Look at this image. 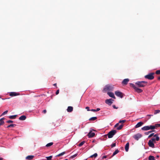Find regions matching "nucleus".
Segmentation results:
<instances>
[{"label":"nucleus","mask_w":160,"mask_h":160,"mask_svg":"<svg viewBox=\"0 0 160 160\" xmlns=\"http://www.w3.org/2000/svg\"><path fill=\"white\" fill-rule=\"evenodd\" d=\"M34 157V156L33 155H29L27 156L26 158V159L28 160H32Z\"/></svg>","instance_id":"18"},{"label":"nucleus","mask_w":160,"mask_h":160,"mask_svg":"<svg viewBox=\"0 0 160 160\" xmlns=\"http://www.w3.org/2000/svg\"><path fill=\"white\" fill-rule=\"evenodd\" d=\"M100 108H97L96 109V112L100 110Z\"/></svg>","instance_id":"46"},{"label":"nucleus","mask_w":160,"mask_h":160,"mask_svg":"<svg viewBox=\"0 0 160 160\" xmlns=\"http://www.w3.org/2000/svg\"><path fill=\"white\" fill-rule=\"evenodd\" d=\"M154 74V72L150 73L148 74L145 75L144 77L145 78L149 80H152L154 78L153 75Z\"/></svg>","instance_id":"5"},{"label":"nucleus","mask_w":160,"mask_h":160,"mask_svg":"<svg viewBox=\"0 0 160 160\" xmlns=\"http://www.w3.org/2000/svg\"><path fill=\"white\" fill-rule=\"evenodd\" d=\"M65 152H63L58 154V155H57L56 156L60 157V156H62L64 154H65Z\"/></svg>","instance_id":"28"},{"label":"nucleus","mask_w":160,"mask_h":160,"mask_svg":"<svg viewBox=\"0 0 160 160\" xmlns=\"http://www.w3.org/2000/svg\"><path fill=\"white\" fill-rule=\"evenodd\" d=\"M85 143V141H83L82 142H81L79 144H78V146L79 147H81V146H82L84 143Z\"/></svg>","instance_id":"33"},{"label":"nucleus","mask_w":160,"mask_h":160,"mask_svg":"<svg viewBox=\"0 0 160 160\" xmlns=\"http://www.w3.org/2000/svg\"><path fill=\"white\" fill-rule=\"evenodd\" d=\"M4 118H2L0 119V126L3 125L4 123V122L3 121V120L4 119Z\"/></svg>","instance_id":"22"},{"label":"nucleus","mask_w":160,"mask_h":160,"mask_svg":"<svg viewBox=\"0 0 160 160\" xmlns=\"http://www.w3.org/2000/svg\"><path fill=\"white\" fill-rule=\"evenodd\" d=\"M154 131V130H152V131H149V132H148L149 133H150L152 132H153V131Z\"/></svg>","instance_id":"52"},{"label":"nucleus","mask_w":160,"mask_h":160,"mask_svg":"<svg viewBox=\"0 0 160 160\" xmlns=\"http://www.w3.org/2000/svg\"><path fill=\"white\" fill-rule=\"evenodd\" d=\"M0 160H3V158H0Z\"/></svg>","instance_id":"54"},{"label":"nucleus","mask_w":160,"mask_h":160,"mask_svg":"<svg viewBox=\"0 0 160 160\" xmlns=\"http://www.w3.org/2000/svg\"><path fill=\"white\" fill-rule=\"evenodd\" d=\"M130 86L132 87L134 89L135 91L138 93H141L143 91L142 89L135 86V85L133 84L130 83Z\"/></svg>","instance_id":"2"},{"label":"nucleus","mask_w":160,"mask_h":160,"mask_svg":"<svg viewBox=\"0 0 160 160\" xmlns=\"http://www.w3.org/2000/svg\"><path fill=\"white\" fill-rule=\"evenodd\" d=\"M115 94L118 97H120L121 98H122L123 97L124 94L122 92H120L118 91H117L115 92Z\"/></svg>","instance_id":"8"},{"label":"nucleus","mask_w":160,"mask_h":160,"mask_svg":"<svg viewBox=\"0 0 160 160\" xmlns=\"http://www.w3.org/2000/svg\"><path fill=\"white\" fill-rule=\"evenodd\" d=\"M158 80H160V76L158 78Z\"/></svg>","instance_id":"55"},{"label":"nucleus","mask_w":160,"mask_h":160,"mask_svg":"<svg viewBox=\"0 0 160 160\" xmlns=\"http://www.w3.org/2000/svg\"><path fill=\"white\" fill-rule=\"evenodd\" d=\"M98 156V154L97 153H95L94 154L91 156L90 157V158H92L93 157H94L95 158L96 157Z\"/></svg>","instance_id":"32"},{"label":"nucleus","mask_w":160,"mask_h":160,"mask_svg":"<svg viewBox=\"0 0 160 160\" xmlns=\"http://www.w3.org/2000/svg\"><path fill=\"white\" fill-rule=\"evenodd\" d=\"M126 121L125 120H120L119 122V123H121L122 124H123Z\"/></svg>","instance_id":"34"},{"label":"nucleus","mask_w":160,"mask_h":160,"mask_svg":"<svg viewBox=\"0 0 160 160\" xmlns=\"http://www.w3.org/2000/svg\"><path fill=\"white\" fill-rule=\"evenodd\" d=\"M26 118V117L25 115H22L19 118V119L20 120L23 121L25 120Z\"/></svg>","instance_id":"19"},{"label":"nucleus","mask_w":160,"mask_h":160,"mask_svg":"<svg viewBox=\"0 0 160 160\" xmlns=\"http://www.w3.org/2000/svg\"><path fill=\"white\" fill-rule=\"evenodd\" d=\"M112 101H113V100L111 98L107 99L105 100V102L107 104L111 105L112 103Z\"/></svg>","instance_id":"11"},{"label":"nucleus","mask_w":160,"mask_h":160,"mask_svg":"<svg viewBox=\"0 0 160 160\" xmlns=\"http://www.w3.org/2000/svg\"><path fill=\"white\" fill-rule=\"evenodd\" d=\"M95 135L94 132H93L92 130H90L88 134V136L89 138L93 137Z\"/></svg>","instance_id":"10"},{"label":"nucleus","mask_w":160,"mask_h":160,"mask_svg":"<svg viewBox=\"0 0 160 160\" xmlns=\"http://www.w3.org/2000/svg\"><path fill=\"white\" fill-rule=\"evenodd\" d=\"M149 160H155L154 157L153 156H150L149 158Z\"/></svg>","instance_id":"27"},{"label":"nucleus","mask_w":160,"mask_h":160,"mask_svg":"<svg viewBox=\"0 0 160 160\" xmlns=\"http://www.w3.org/2000/svg\"><path fill=\"white\" fill-rule=\"evenodd\" d=\"M119 152V151L118 149L116 150L113 153L112 157L113 156H114L116 154H117Z\"/></svg>","instance_id":"24"},{"label":"nucleus","mask_w":160,"mask_h":160,"mask_svg":"<svg viewBox=\"0 0 160 160\" xmlns=\"http://www.w3.org/2000/svg\"><path fill=\"white\" fill-rule=\"evenodd\" d=\"M78 155V154L77 153H76L75 154H74V155L71 156L70 157V158H73L74 157H76Z\"/></svg>","instance_id":"37"},{"label":"nucleus","mask_w":160,"mask_h":160,"mask_svg":"<svg viewBox=\"0 0 160 160\" xmlns=\"http://www.w3.org/2000/svg\"><path fill=\"white\" fill-rule=\"evenodd\" d=\"M147 116H149V117H151V116H153V115H150V114H148V115H147Z\"/></svg>","instance_id":"50"},{"label":"nucleus","mask_w":160,"mask_h":160,"mask_svg":"<svg viewBox=\"0 0 160 160\" xmlns=\"http://www.w3.org/2000/svg\"><path fill=\"white\" fill-rule=\"evenodd\" d=\"M85 108L88 111H89L90 110L89 109V108L88 107H86Z\"/></svg>","instance_id":"43"},{"label":"nucleus","mask_w":160,"mask_h":160,"mask_svg":"<svg viewBox=\"0 0 160 160\" xmlns=\"http://www.w3.org/2000/svg\"><path fill=\"white\" fill-rule=\"evenodd\" d=\"M129 147V143L127 142L125 146V150L126 152H128V151Z\"/></svg>","instance_id":"20"},{"label":"nucleus","mask_w":160,"mask_h":160,"mask_svg":"<svg viewBox=\"0 0 160 160\" xmlns=\"http://www.w3.org/2000/svg\"><path fill=\"white\" fill-rule=\"evenodd\" d=\"M16 126V124H11L9 125H8V127H7V128H10V127H14V126Z\"/></svg>","instance_id":"31"},{"label":"nucleus","mask_w":160,"mask_h":160,"mask_svg":"<svg viewBox=\"0 0 160 160\" xmlns=\"http://www.w3.org/2000/svg\"><path fill=\"white\" fill-rule=\"evenodd\" d=\"M157 157H159V156H157Z\"/></svg>","instance_id":"56"},{"label":"nucleus","mask_w":160,"mask_h":160,"mask_svg":"<svg viewBox=\"0 0 160 160\" xmlns=\"http://www.w3.org/2000/svg\"><path fill=\"white\" fill-rule=\"evenodd\" d=\"M108 94L111 97L114 99H115L116 98L114 96V93L112 92H108Z\"/></svg>","instance_id":"16"},{"label":"nucleus","mask_w":160,"mask_h":160,"mask_svg":"<svg viewBox=\"0 0 160 160\" xmlns=\"http://www.w3.org/2000/svg\"><path fill=\"white\" fill-rule=\"evenodd\" d=\"M154 137L155 138H152L151 140L154 143L156 142V141H158L159 140V138L158 136V134H155Z\"/></svg>","instance_id":"9"},{"label":"nucleus","mask_w":160,"mask_h":160,"mask_svg":"<svg viewBox=\"0 0 160 160\" xmlns=\"http://www.w3.org/2000/svg\"><path fill=\"white\" fill-rule=\"evenodd\" d=\"M116 143H113L111 145V146L112 148H113V147H115L116 146Z\"/></svg>","instance_id":"39"},{"label":"nucleus","mask_w":160,"mask_h":160,"mask_svg":"<svg viewBox=\"0 0 160 160\" xmlns=\"http://www.w3.org/2000/svg\"><path fill=\"white\" fill-rule=\"evenodd\" d=\"M90 111L93 112H96V109H92L90 110Z\"/></svg>","instance_id":"48"},{"label":"nucleus","mask_w":160,"mask_h":160,"mask_svg":"<svg viewBox=\"0 0 160 160\" xmlns=\"http://www.w3.org/2000/svg\"><path fill=\"white\" fill-rule=\"evenodd\" d=\"M17 115L10 116H9V118L10 119H14L16 118Z\"/></svg>","instance_id":"26"},{"label":"nucleus","mask_w":160,"mask_h":160,"mask_svg":"<svg viewBox=\"0 0 160 160\" xmlns=\"http://www.w3.org/2000/svg\"><path fill=\"white\" fill-rule=\"evenodd\" d=\"M116 133V130H113L110 131L106 136H108V138H112Z\"/></svg>","instance_id":"3"},{"label":"nucleus","mask_w":160,"mask_h":160,"mask_svg":"<svg viewBox=\"0 0 160 160\" xmlns=\"http://www.w3.org/2000/svg\"><path fill=\"white\" fill-rule=\"evenodd\" d=\"M148 82L144 81H138L135 83L136 85L139 87L142 88L145 87L147 85Z\"/></svg>","instance_id":"1"},{"label":"nucleus","mask_w":160,"mask_h":160,"mask_svg":"<svg viewBox=\"0 0 160 160\" xmlns=\"http://www.w3.org/2000/svg\"><path fill=\"white\" fill-rule=\"evenodd\" d=\"M153 128L152 125L146 126L142 128L141 129L143 131H148L150 129H153Z\"/></svg>","instance_id":"6"},{"label":"nucleus","mask_w":160,"mask_h":160,"mask_svg":"<svg viewBox=\"0 0 160 160\" xmlns=\"http://www.w3.org/2000/svg\"><path fill=\"white\" fill-rule=\"evenodd\" d=\"M160 112V110H156L154 111V114H156Z\"/></svg>","instance_id":"29"},{"label":"nucleus","mask_w":160,"mask_h":160,"mask_svg":"<svg viewBox=\"0 0 160 160\" xmlns=\"http://www.w3.org/2000/svg\"><path fill=\"white\" fill-rule=\"evenodd\" d=\"M154 142L152 141L151 140H150L148 142V144L149 147L154 148Z\"/></svg>","instance_id":"12"},{"label":"nucleus","mask_w":160,"mask_h":160,"mask_svg":"<svg viewBox=\"0 0 160 160\" xmlns=\"http://www.w3.org/2000/svg\"><path fill=\"white\" fill-rule=\"evenodd\" d=\"M113 87L112 85H107L103 88V91H112L113 89Z\"/></svg>","instance_id":"4"},{"label":"nucleus","mask_w":160,"mask_h":160,"mask_svg":"<svg viewBox=\"0 0 160 160\" xmlns=\"http://www.w3.org/2000/svg\"><path fill=\"white\" fill-rule=\"evenodd\" d=\"M129 80V79L128 78L125 79L122 82V85H126L127 84Z\"/></svg>","instance_id":"13"},{"label":"nucleus","mask_w":160,"mask_h":160,"mask_svg":"<svg viewBox=\"0 0 160 160\" xmlns=\"http://www.w3.org/2000/svg\"><path fill=\"white\" fill-rule=\"evenodd\" d=\"M152 127H154L153 128V129H155L157 128L160 127V124H156L154 125H152Z\"/></svg>","instance_id":"21"},{"label":"nucleus","mask_w":160,"mask_h":160,"mask_svg":"<svg viewBox=\"0 0 160 160\" xmlns=\"http://www.w3.org/2000/svg\"><path fill=\"white\" fill-rule=\"evenodd\" d=\"M8 110H6V111H5L2 114V115H4L5 114H6L8 112Z\"/></svg>","instance_id":"38"},{"label":"nucleus","mask_w":160,"mask_h":160,"mask_svg":"<svg viewBox=\"0 0 160 160\" xmlns=\"http://www.w3.org/2000/svg\"><path fill=\"white\" fill-rule=\"evenodd\" d=\"M148 118V119H149V118Z\"/></svg>","instance_id":"57"},{"label":"nucleus","mask_w":160,"mask_h":160,"mask_svg":"<svg viewBox=\"0 0 160 160\" xmlns=\"http://www.w3.org/2000/svg\"><path fill=\"white\" fill-rule=\"evenodd\" d=\"M19 93H17L15 92H11L10 93L9 95L11 96H15L17 95H19Z\"/></svg>","instance_id":"14"},{"label":"nucleus","mask_w":160,"mask_h":160,"mask_svg":"<svg viewBox=\"0 0 160 160\" xmlns=\"http://www.w3.org/2000/svg\"><path fill=\"white\" fill-rule=\"evenodd\" d=\"M113 107L114 108H115V109H117L118 108H116V106L115 105H113Z\"/></svg>","instance_id":"49"},{"label":"nucleus","mask_w":160,"mask_h":160,"mask_svg":"<svg viewBox=\"0 0 160 160\" xmlns=\"http://www.w3.org/2000/svg\"><path fill=\"white\" fill-rule=\"evenodd\" d=\"M53 144V143L52 142H50V143H49L48 144H47L46 146V147H50L51 146H52V145Z\"/></svg>","instance_id":"30"},{"label":"nucleus","mask_w":160,"mask_h":160,"mask_svg":"<svg viewBox=\"0 0 160 160\" xmlns=\"http://www.w3.org/2000/svg\"><path fill=\"white\" fill-rule=\"evenodd\" d=\"M123 125H124L123 124H121L119 127L117 128V129L118 130H120L122 128Z\"/></svg>","instance_id":"23"},{"label":"nucleus","mask_w":160,"mask_h":160,"mask_svg":"<svg viewBox=\"0 0 160 160\" xmlns=\"http://www.w3.org/2000/svg\"><path fill=\"white\" fill-rule=\"evenodd\" d=\"M52 157V156H51L49 157H47L46 158L47 160H51Z\"/></svg>","instance_id":"35"},{"label":"nucleus","mask_w":160,"mask_h":160,"mask_svg":"<svg viewBox=\"0 0 160 160\" xmlns=\"http://www.w3.org/2000/svg\"><path fill=\"white\" fill-rule=\"evenodd\" d=\"M143 123L142 122H138L135 126V128H137L141 126L143 124Z\"/></svg>","instance_id":"15"},{"label":"nucleus","mask_w":160,"mask_h":160,"mask_svg":"<svg viewBox=\"0 0 160 160\" xmlns=\"http://www.w3.org/2000/svg\"><path fill=\"white\" fill-rule=\"evenodd\" d=\"M54 86L56 87L57 86V83H54L53 84Z\"/></svg>","instance_id":"53"},{"label":"nucleus","mask_w":160,"mask_h":160,"mask_svg":"<svg viewBox=\"0 0 160 160\" xmlns=\"http://www.w3.org/2000/svg\"><path fill=\"white\" fill-rule=\"evenodd\" d=\"M59 90H58H58L56 92V95H58V94L59 93Z\"/></svg>","instance_id":"44"},{"label":"nucleus","mask_w":160,"mask_h":160,"mask_svg":"<svg viewBox=\"0 0 160 160\" xmlns=\"http://www.w3.org/2000/svg\"><path fill=\"white\" fill-rule=\"evenodd\" d=\"M154 133H151V134H150L148 137V138H150L151 137H152L153 136H154Z\"/></svg>","instance_id":"40"},{"label":"nucleus","mask_w":160,"mask_h":160,"mask_svg":"<svg viewBox=\"0 0 160 160\" xmlns=\"http://www.w3.org/2000/svg\"><path fill=\"white\" fill-rule=\"evenodd\" d=\"M97 119V117H92L90 118L89 119V121H94Z\"/></svg>","instance_id":"25"},{"label":"nucleus","mask_w":160,"mask_h":160,"mask_svg":"<svg viewBox=\"0 0 160 160\" xmlns=\"http://www.w3.org/2000/svg\"><path fill=\"white\" fill-rule=\"evenodd\" d=\"M46 112H47V111L46 109L43 110L42 111V112L44 114L46 113Z\"/></svg>","instance_id":"45"},{"label":"nucleus","mask_w":160,"mask_h":160,"mask_svg":"<svg viewBox=\"0 0 160 160\" xmlns=\"http://www.w3.org/2000/svg\"><path fill=\"white\" fill-rule=\"evenodd\" d=\"M73 108L71 106H68L67 109V111L68 112H71L73 111Z\"/></svg>","instance_id":"17"},{"label":"nucleus","mask_w":160,"mask_h":160,"mask_svg":"<svg viewBox=\"0 0 160 160\" xmlns=\"http://www.w3.org/2000/svg\"><path fill=\"white\" fill-rule=\"evenodd\" d=\"M155 73L156 74L158 75L160 74V70L156 71Z\"/></svg>","instance_id":"36"},{"label":"nucleus","mask_w":160,"mask_h":160,"mask_svg":"<svg viewBox=\"0 0 160 160\" xmlns=\"http://www.w3.org/2000/svg\"><path fill=\"white\" fill-rule=\"evenodd\" d=\"M119 125V123H117L114 126V127L115 128H117L118 127V126Z\"/></svg>","instance_id":"42"},{"label":"nucleus","mask_w":160,"mask_h":160,"mask_svg":"<svg viewBox=\"0 0 160 160\" xmlns=\"http://www.w3.org/2000/svg\"><path fill=\"white\" fill-rule=\"evenodd\" d=\"M107 156H104L102 157V159H103L104 158H107Z\"/></svg>","instance_id":"47"},{"label":"nucleus","mask_w":160,"mask_h":160,"mask_svg":"<svg viewBox=\"0 0 160 160\" xmlns=\"http://www.w3.org/2000/svg\"><path fill=\"white\" fill-rule=\"evenodd\" d=\"M142 136V134L138 133L134 135L132 137L136 140L138 141Z\"/></svg>","instance_id":"7"},{"label":"nucleus","mask_w":160,"mask_h":160,"mask_svg":"<svg viewBox=\"0 0 160 160\" xmlns=\"http://www.w3.org/2000/svg\"><path fill=\"white\" fill-rule=\"evenodd\" d=\"M13 122V121H12L11 120H8L7 122L8 123H12Z\"/></svg>","instance_id":"41"},{"label":"nucleus","mask_w":160,"mask_h":160,"mask_svg":"<svg viewBox=\"0 0 160 160\" xmlns=\"http://www.w3.org/2000/svg\"><path fill=\"white\" fill-rule=\"evenodd\" d=\"M145 135H148L149 134V133L148 132H146L145 133Z\"/></svg>","instance_id":"51"}]
</instances>
